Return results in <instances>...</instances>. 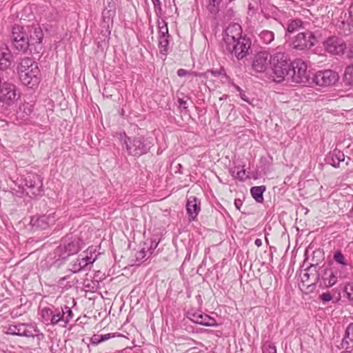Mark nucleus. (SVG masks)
Masks as SVG:
<instances>
[{
	"mask_svg": "<svg viewBox=\"0 0 353 353\" xmlns=\"http://www.w3.org/2000/svg\"><path fill=\"white\" fill-rule=\"evenodd\" d=\"M18 73L21 83L29 88L38 86L41 81L38 63L30 57L21 60L18 66Z\"/></svg>",
	"mask_w": 353,
	"mask_h": 353,
	"instance_id": "f257e3e1",
	"label": "nucleus"
},
{
	"mask_svg": "<svg viewBox=\"0 0 353 353\" xmlns=\"http://www.w3.org/2000/svg\"><path fill=\"white\" fill-rule=\"evenodd\" d=\"M123 147L128 154L132 156H141L145 154L151 148L152 142L143 137H135L133 139L126 136L125 133L120 135Z\"/></svg>",
	"mask_w": 353,
	"mask_h": 353,
	"instance_id": "f03ea898",
	"label": "nucleus"
},
{
	"mask_svg": "<svg viewBox=\"0 0 353 353\" xmlns=\"http://www.w3.org/2000/svg\"><path fill=\"white\" fill-rule=\"evenodd\" d=\"M11 40L13 48L19 52L25 53L30 48L28 32L23 26L14 25L12 27Z\"/></svg>",
	"mask_w": 353,
	"mask_h": 353,
	"instance_id": "7ed1b4c3",
	"label": "nucleus"
},
{
	"mask_svg": "<svg viewBox=\"0 0 353 353\" xmlns=\"http://www.w3.org/2000/svg\"><path fill=\"white\" fill-rule=\"evenodd\" d=\"M81 239L73 237L72 235L65 236L62 239L61 243L56 250V253L63 259L76 254L80 249Z\"/></svg>",
	"mask_w": 353,
	"mask_h": 353,
	"instance_id": "20e7f679",
	"label": "nucleus"
},
{
	"mask_svg": "<svg viewBox=\"0 0 353 353\" xmlns=\"http://www.w3.org/2000/svg\"><path fill=\"white\" fill-rule=\"evenodd\" d=\"M250 47L251 41L246 37L237 39L230 45L223 46L225 51L234 54L239 60L243 59L250 54Z\"/></svg>",
	"mask_w": 353,
	"mask_h": 353,
	"instance_id": "39448f33",
	"label": "nucleus"
},
{
	"mask_svg": "<svg viewBox=\"0 0 353 353\" xmlns=\"http://www.w3.org/2000/svg\"><path fill=\"white\" fill-rule=\"evenodd\" d=\"M316 41V37L313 32H300L293 38L291 47L296 51H306L314 46Z\"/></svg>",
	"mask_w": 353,
	"mask_h": 353,
	"instance_id": "423d86ee",
	"label": "nucleus"
},
{
	"mask_svg": "<svg viewBox=\"0 0 353 353\" xmlns=\"http://www.w3.org/2000/svg\"><path fill=\"white\" fill-rule=\"evenodd\" d=\"M290 83H305L308 80L307 65L301 59L295 60L290 63Z\"/></svg>",
	"mask_w": 353,
	"mask_h": 353,
	"instance_id": "0eeeda50",
	"label": "nucleus"
},
{
	"mask_svg": "<svg viewBox=\"0 0 353 353\" xmlns=\"http://www.w3.org/2000/svg\"><path fill=\"white\" fill-rule=\"evenodd\" d=\"M314 281L318 283L321 288H329L336 283L337 276L332 268L321 267L317 271Z\"/></svg>",
	"mask_w": 353,
	"mask_h": 353,
	"instance_id": "6e6552de",
	"label": "nucleus"
},
{
	"mask_svg": "<svg viewBox=\"0 0 353 353\" xmlns=\"http://www.w3.org/2000/svg\"><path fill=\"white\" fill-rule=\"evenodd\" d=\"M38 332L37 327L32 324L19 323L10 325L6 333L11 335L34 338L37 335Z\"/></svg>",
	"mask_w": 353,
	"mask_h": 353,
	"instance_id": "1a4fd4ad",
	"label": "nucleus"
},
{
	"mask_svg": "<svg viewBox=\"0 0 353 353\" xmlns=\"http://www.w3.org/2000/svg\"><path fill=\"white\" fill-rule=\"evenodd\" d=\"M339 77L337 72L332 70L319 71L313 78V82L319 86L328 87L334 85Z\"/></svg>",
	"mask_w": 353,
	"mask_h": 353,
	"instance_id": "9d476101",
	"label": "nucleus"
},
{
	"mask_svg": "<svg viewBox=\"0 0 353 353\" xmlns=\"http://www.w3.org/2000/svg\"><path fill=\"white\" fill-rule=\"evenodd\" d=\"M290 69L291 65L289 63L272 65V73L271 77L272 80L277 83L285 82L286 84H290Z\"/></svg>",
	"mask_w": 353,
	"mask_h": 353,
	"instance_id": "9b49d317",
	"label": "nucleus"
},
{
	"mask_svg": "<svg viewBox=\"0 0 353 353\" xmlns=\"http://www.w3.org/2000/svg\"><path fill=\"white\" fill-rule=\"evenodd\" d=\"M270 63V54L268 52L261 51L256 54L252 60V68L256 72H264Z\"/></svg>",
	"mask_w": 353,
	"mask_h": 353,
	"instance_id": "f8f14e48",
	"label": "nucleus"
},
{
	"mask_svg": "<svg viewBox=\"0 0 353 353\" xmlns=\"http://www.w3.org/2000/svg\"><path fill=\"white\" fill-rule=\"evenodd\" d=\"M25 185L33 196H39L42 192L43 183L41 177L36 174H28L24 179Z\"/></svg>",
	"mask_w": 353,
	"mask_h": 353,
	"instance_id": "ddd939ff",
	"label": "nucleus"
},
{
	"mask_svg": "<svg viewBox=\"0 0 353 353\" xmlns=\"http://www.w3.org/2000/svg\"><path fill=\"white\" fill-rule=\"evenodd\" d=\"M323 46L327 52L336 55L343 54L346 48L345 43L336 37L328 38Z\"/></svg>",
	"mask_w": 353,
	"mask_h": 353,
	"instance_id": "4468645a",
	"label": "nucleus"
},
{
	"mask_svg": "<svg viewBox=\"0 0 353 353\" xmlns=\"http://www.w3.org/2000/svg\"><path fill=\"white\" fill-rule=\"evenodd\" d=\"M242 36L241 26L238 23L230 24L225 30L224 34V44H230L236 40L243 38Z\"/></svg>",
	"mask_w": 353,
	"mask_h": 353,
	"instance_id": "2eb2a0df",
	"label": "nucleus"
},
{
	"mask_svg": "<svg viewBox=\"0 0 353 353\" xmlns=\"http://www.w3.org/2000/svg\"><path fill=\"white\" fill-rule=\"evenodd\" d=\"M188 317L194 323L203 325L205 326L214 327L217 324L216 320L210 317L208 314H205L203 312H188Z\"/></svg>",
	"mask_w": 353,
	"mask_h": 353,
	"instance_id": "dca6fc26",
	"label": "nucleus"
},
{
	"mask_svg": "<svg viewBox=\"0 0 353 353\" xmlns=\"http://www.w3.org/2000/svg\"><path fill=\"white\" fill-rule=\"evenodd\" d=\"M56 216L54 213L43 214L39 216H33L31 218L30 224L36 229L44 230L49 225L54 224Z\"/></svg>",
	"mask_w": 353,
	"mask_h": 353,
	"instance_id": "f3484780",
	"label": "nucleus"
},
{
	"mask_svg": "<svg viewBox=\"0 0 353 353\" xmlns=\"http://www.w3.org/2000/svg\"><path fill=\"white\" fill-rule=\"evenodd\" d=\"M25 30L28 32L30 47L41 45L43 39V32L38 25L27 26ZM36 49V47H34V50Z\"/></svg>",
	"mask_w": 353,
	"mask_h": 353,
	"instance_id": "a211bd4d",
	"label": "nucleus"
},
{
	"mask_svg": "<svg viewBox=\"0 0 353 353\" xmlns=\"http://www.w3.org/2000/svg\"><path fill=\"white\" fill-rule=\"evenodd\" d=\"M34 108L33 102H24L20 105L19 110L17 112V118L21 123L30 121L32 118Z\"/></svg>",
	"mask_w": 353,
	"mask_h": 353,
	"instance_id": "6ab92c4d",
	"label": "nucleus"
},
{
	"mask_svg": "<svg viewBox=\"0 0 353 353\" xmlns=\"http://www.w3.org/2000/svg\"><path fill=\"white\" fill-rule=\"evenodd\" d=\"M13 60L11 51L7 47H0V70H6L10 68Z\"/></svg>",
	"mask_w": 353,
	"mask_h": 353,
	"instance_id": "aec40b11",
	"label": "nucleus"
},
{
	"mask_svg": "<svg viewBox=\"0 0 353 353\" xmlns=\"http://www.w3.org/2000/svg\"><path fill=\"white\" fill-rule=\"evenodd\" d=\"M186 209L192 220H194L201 210L200 201L195 196H190L187 201Z\"/></svg>",
	"mask_w": 353,
	"mask_h": 353,
	"instance_id": "412c9836",
	"label": "nucleus"
},
{
	"mask_svg": "<svg viewBox=\"0 0 353 353\" xmlns=\"http://www.w3.org/2000/svg\"><path fill=\"white\" fill-rule=\"evenodd\" d=\"M344 159V154L339 150L334 149L327 154L325 161L333 167L337 168L339 166L340 163L343 161Z\"/></svg>",
	"mask_w": 353,
	"mask_h": 353,
	"instance_id": "4be33fe9",
	"label": "nucleus"
},
{
	"mask_svg": "<svg viewBox=\"0 0 353 353\" xmlns=\"http://www.w3.org/2000/svg\"><path fill=\"white\" fill-rule=\"evenodd\" d=\"M270 59L272 65H281L285 64V63H288L287 57L285 56L283 48L281 47H278L274 50L273 54L270 56Z\"/></svg>",
	"mask_w": 353,
	"mask_h": 353,
	"instance_id": "5701e85b",
	"label": "nucleus"
},
{
	"mask_svg": "<svg viewBox=\"0 0 353 353\" xmlns=\"http://www.w3.org/2000/svg\"><path fill=\"white\" fill-rule=\"evenodd\" d=\"M341 345L346 350L353 347V323L349 324L347 327Z\"/></svg>",
	"mask_w": 353,
	"mask_h": 353,
	"instance_id": "b1692460",
	"label": "nucleus"
},
{
	"mask_svg": "<svg viewBox=\"0 0 353 353\" xmlns=\"http://www.w3.org/2000/svg\"><path fill=\"white\" fill-rule=\"evenodd\" d=\"M123 335L119 332L109 333L105 334H94L90 339L93 345H98L100 343L108 341L112 338L120 337Z\"/></svg>",
	"mask_w": 353,
	"mask_h": 353,
	"instance_id": "393cba45",
	"label": "nucleus"
},
{
	"mask_svg": "<svg viewBox=\"0 0 353 353\" xmlns=\"http://www.w3.org/2000/svg\"><path fill=\"white\" fill-rule=\"evenodd\" d=\"M52 325L60 323L61 326L65 327L63 319L64 312H63L62 308L61 310L59 308L52 310Z\"/></svg>",
	"mask_w": 353,
	"mask_h": 353,
	"instance_id": "a878e982",
	"label": "nucleus"
},
{
	"mask_svg": "<svg viewBox=\"0 0 353 353\" xmlns=\"http://www.w3.org/2000/svg\"><path fill=\"white\" fill-rule=\"evenodd\" d=\"M115 13L114 4L109 3L108 6L106 7L102 12L103 21L106 23L112 21L115 16Z\"/></svg>",
	"mask_w": 353,
	"mask_h": 353,
	"instance_id": "bb28decb",
	"label": "nucleus"
},
{
	"mask_svg": "<svg viewBox=\"0 0 353 353\" xmlns=\"http://www.w3.org/2000/svg\"><path fill=\"white\" fill-rule=\"evenodd\" d=\"M265 190V187L263 185L254 186L251 188L250 193L256 201L261 203L263 201V194Z\"/></svg>",
	"mask_w": 353,
	"mask_h": 353,
	"instance_id": "cd10ccee",
	"label": "nucleus"
},
{
	"mask_svg": "<svg viewBox=\"0 0 353 353\" xmlns=\"http://www.w3.org/2000/svg\"><path fill=\"white\" fill-rule=\"evenodd\" d=\"M52 310L47 307H44L41 310L40 315L42 321L46 325L51 324L52 325Z\"/></svg>",
	"mask_w": 353,
	"mask_h": 353,
	"instance_id": "c85d7f7f",
	"label": "nucleus"
},
{
	"mask_svg": "<svg viewBox=\"0 0 353 353\" xmlns=\"http://www.w3.org/2000/svg\"><path fill=\"white\" fill-rule=\"evenodd\" d=\"M303 22L300 19H293L288 21L287 25V30L290 33L297 31L302 27Z\"/></svg>",
	"mask_w": 353,
	"mask_h": 353,
	"instance_id": "c756f323",
	"label": "nucleus"
},
{
	"mask_svg": "<svg viewBox=\"0 0 353 353\" xmlns=\"http://www.w3.org/2000/svg\"><path fill=\"white\" fill-rule=\"evenodd\" d=\"M333 259L336 263L340 264L343 267L350 266L345 256L340 251L336 252L334 254Z\"/></svg>",
	"mask_w": 353,
	"mask_h": 353,
	"instance_id": "7c9ffc66",
	"label": "nucleus"
},
{
	"mask_svg": "<svg viewBox=\"0 0 353 353\" xmlns=\"http://www.w3.org/2000/svg\"><path fill=\"white\" fill-rule=\"evenodd\" d=\"M169 36L159 37V48L160 52L163 54H165L168 51V46Z\"/></svg>",
	"mask_w": 353,
	"mask_h": 353,
	"instance_id": "2f4dec72",
	"label": "nucleus"
},
{
	"mask_svg": "<svg viewBox=\"0 0 353 353\" xmlns=\"http://www.w3.org/2000/svg\"><path fill=\"white\" fill-rule=\"evenodd\" d=\"M344 81L348 85H353V65L346 67L344 72Z\"/></svg>",
	"mask_w": 353,
	"mask_h": 353,
	"instance_id": "473e14b6",
	"label": "nucleus"
},
{
	"mask_svg": "<svg viewBox=\"0 0 353 353\" xmlns=\"http://www.w3.org/2000/svg\"><path fill=\"white\" fill-rule=\"evenodd\" d=\"M259 37L266 44L270 43L274 40V33L272 31L263 30L262 31Z\"/></svg>",
	"mask_w": 353,
	"mask_h": 353,
	"instance_id": "72a5a7b5",
	"label": "nucleus"
},
{
	"mask_svg": "<svg viewBox=\"0 0 353 353\" xmlns=\"http://www.w3.org/2000/svg\"><path fill=\"white\" fill-rule=\"evenodd\" d=\"M236 168H234L233 169H231L230 170L232 176L234 178L238 179L240 181H243L248 178L244 168H242L241 170H236ZM237 169H239V168H237Z\"/></svg>",
	"mask_w": 353,
	"mask_h": 353,
	"instance_id": "f704fd0d",
	"label": "nucleus"
},
{
	"mask_svg": "<svg viewBox=\"0 0 353 353\" xmlns=\"http://www.w3.org/2000/svg\"><path fill=\"white\" fill-rule=\"evenodd\" d=\"M159 37L169 36L167 23L165 21L159 22Z\"/></svg>",
	"mask_w": 353,
	"mask_h": 353,
	"instance_id": "c9c22d12",
	"label": "nucleus"
},
{
	"mask_svg": "<svg viewBox=\"0 0 353 353\" xmlns=\"http://www.w3.org/2000/svg\"><path fill=\"white\" fill-rule=\"evenodd\" d=\"M70 276L63 277L59 279L58 283L59 286L63 289H68L72 285V282L67 281L70 279Z\"/></svg>",
	"mask_w": 353,
	"mask_h": 353,
	"instance_id": "e433bc0d",
	"label": "nucleus"
},
{
	"mask_svg": "<svg viewBox=\"0 0 353 353\" xmlns=\"http://www.w3.org/2000/svg\"><path fill=\"white\" fill-rule=\"evenodd\" d=\"M62 310L64 312V316H63L64 324L66 325V324L69 322V321L72 318V316H73L72 311L68 306H65L64 308H62Z\"/></svg>",
	"mask_w": 353,
	"mask_h": 353,
	"instance_id": "4c0bfd02",
	"label": "nucleus"
},
{
	"mask_svg": "<svg viewBox=\"0 0 353 353\" xmlns=\"http://www.w3.org/2000/svg\"><path fill=\"white\" fill-rule=\"evenodd\" d=\"M263 353H276V347L270 343H265L262 347Z\"/></svg>",
	"mask_w": 353,
	"mask_h": 353,
	"instance_id": "58836bf2",
	"label": "nucleus"
},
{
	"mask_svg": "<svg viewBox=\"0 0 353 353\" xmlns=\"http://www.w3.org/2000/svg\"><path fill=\"white\" fill-rule=\"evenodd\" d=\"M207 8L212 14L215 15L219 10V6L218 3H212L209 1V4L208 5Z\"/></svg>",
	"mask_w": 353,
	"mask_h": 353,
	"instance_id": "ea45409f",
	"label": "nucleus"
},
{
	"mask_svg": "<svg viewBox=\"0 0 353 353\" xmlns=\"http://www.w3.org/2000/svg\"><path fill=\"white\" fill-rule=\"evenodd\" d=\"M345 291L347 295L348 299L353 301V283L347 284L345 288Z\"/></svg>",
	"mask_w": 353,
	"mask_h": 353,
	"instance_id": "a19ab883",
	"label": "nucleus"
},
{
	"mask_svg": "<svg viewBox=\"0 0 353 353\" xmlns=\"http://www.w3.org/2000/svg\"><path fill=\"white\" fill-rule=\"evenodd\" d=\"M79 261V267L76 269L77 270H82L83 268H85L88 265V255L85 256L81 259H78Z\"/></svg>",
	"mask_w": 353,
	"mask_h": 353,
	"instance_id": "79ce46f5",
	"label": "nucleus"
},
{
	"mask_svg": "<svg viewBox=\"0 0 353 353\" xmlns=\"http://www.w3.org/2000/svg\"><path fill=\"white\" fill-rule=\"evenodd\" d=\"M146 256V252L144 249L141 250L140 251L137 252L135 254L136 261L138 263L141 262Z\"/></svg>",
	"mask_w": 353,
	"mask_h": 353,
	"instance_id": "37998d69",
	"label": "nucleus"
},
{
	"mask_svg": "<svg viewBox=\"0 0 353 353\" xmlns=\"http://www.w3.org/2000/svg\"><path fill=\"white\" fill-rule=\"evenodd\" d=\"M320 298L323 302L326 303L332 299V296L330 292H325L320 296Z\"/></svg>",
	"mask_w": 353,
	"mask_h": 353,
	"instance_id": "c03bdc74",
	"label": "nucleus"
},
{
	"mask_svg": "<svg viewBox=\"0 0 353 353\" xmlns=\"http://www.w3.org/2000/svg\"><path fill=\"white\" fill-rule=\"evenodd\" d=\"M190 76H194V77H205V79H208L209 78V72H203V73H200V72H190Z\"/></svg>",
	"mask_w": 353,
	"mask_h": 353,
	"instance_id": "a18cd8bd",
	"label": "nucleus"
},
{
	"mask_svg": "<svg viewBox=\"0 0 353 353\" xmlns=\"http://www.w3.org/2000/svg\"><path fill=\"white\" fill-rule=\"evenodd\" d=\"M177 74L179 77H183L186 75H190V71H188L185 69L181 68V69L178 70Z\"/></svg>",
	"mask_w": 353,
	"mask_h": 353,
	"instance_id": "49530a36",
	"label": "nucleus"
},
{
	"mask_svg": "<svg viewBox=\"0 0 353 353\" xmlns=\"http://www.w3.org/2000/svg\"><path fill=\"white\" fill-rule=\"evenodd\" d=\"M222 71H223V70L221 69L219 71L218 70H208L206 72H209V75L210 74L212 77H218L221 74Z\"/></svg>",
	"mask_w": 353,
	"mask_h": 353,
	"instance_id": "de8ad7c7",
	"label": "nucleus"
},
{
	"mask_svg": "<svg viewBox=\"0 0 353 353\" xmlns=\"http://www.w3.org/2000/svg\"><path fill=\"white\" fill-rule=\"evenodd\" d=\"M243 202L241 199H237L234 200V205L237 210H240L241 206L242 205Z\"/></svg>",
	"mask_w": 353,
	"mask_h": 353,
	"instance_id": "09e8293b",
	"label": "nucleus"
},
{
	"mask_svg": "<svg viewBox=\"0 0 353 353\" xmlns=\"http://www.w3.org/2000/svg\"><path fill=\"white\" fill-rule=\"evenodd\" d=\"M154 5V9H160L161 8V1L160 0H151Z\"/></svg>",
	"mask_w": 353,
	"mask_h": 353,
	"instance_id": "8fccbe9b",
	"label": "nucleus"
},
{
	"mask_svg": "<svg viewBox=\"0 0 353 353\" xmlns=\"http://www.w3.org/2000/svg\"><path fill=\"white\" fill-rule=\"evenodd\" d=\"M79 267V261H78V259L74 263V264L72 265V271L73 272H79L81 270H77L76 269L77 268Z\"/></svg>",
	"mask_w": 353,
	"mask_h": 353,
	"instance_id": "3c124183",
	"label": "nucleus"
},
{
	"mask_svg": "<svg viewBox=\"0 0 353 353\" xmlns=\"http://www.w3.org/2000/svg\"><path fill=\"white\" fill-rule=\"evenodd\" d=\"M239 95H240V97L241 98V99H243V101H245L248 103H250L248 98L247 97V96L245 94V93L243 92H241L239 94Z\"/></svg>",
	"mask_w": 353,
	"mask_h": 353,
	"instance_id": "603ef678",
	"label": "nucleus"
},
{
	"mask_svg": "<svg viewBox=\"0 0 353 353\" xmlns=\"http://www.w3.org/2000/svg\"><path fill=\"white\" fill-rule=\"evenodd\" d=\"M309 274L308 272H305L303 273V276H302V281L303 282H305L307 281L308 279H309Z\"/></svg>",
	"mask_w": 353,
	"mask_h": 353,
	"instance_id": "864d4df0",
	"label": "nucleus"
},
{
	"mask_svg": "<svg viewBox=\"0 0 353 353\" xmlns=\"http://www.w3.org/2000/svg\"><path fill=\"white\" fill-rule=\"evenodd\" d=\"M254 244L257 246V247H261V245H262V241L261 239H256L254 241Z\"/></svg>",
	"mask_w": 353,
	"mask_h": 353,
	"instance_id": "5fc2aeb1",
	"label": "nucleus"
},
{
	"mask_svg": "<svg viewBox=\"0 0 353 353\" xmlns=\"http://www.w3.org/2000/svg\"><path fill=\"white\" fill-rule=\"evenodd\" d=\"M234 86L235 89H236L238 92H239V94H240L241 92H243L242 89H241L239 85H234Z\"/></svg>",
	"mask_w": 353,
	"mask_h": 353,
	"instance_id": "6e6d98bb",
	"label": "nucleus"
},
{
	"mask_svg": "<svg viewBox=\"0 0 353 353\" xmlns=\"http://www.w3.org/2000/svg\"><path fill=\"white\" fill-rule=\"evenodd\" d=\"M97 259V257H94L93 259H92V255L90 256L89 260H90V264H92L95 260Z\"/></svg>",
	"mask_w": 353,
	"mask_h": 353,
	"instance_id": "4d7b16f0",
	"label": "nucleus"
},
{
	"mask_svg": "<svg viewBox=\"0 0 353 353\" xmlns=\"http://www.w3.org/2000/svg\"><path fill=\"white\" fill-rule=\"evenodd\" d=\"M350 57L353 59V47L350 50Z\"/></svg>",
	"mask_w": 353,
	"mask_h": 353,
	"instance_id": "13d9d810",
	"label": "nucleus"
},
{
	"mask_svg": "<svg viewBox=\"0 0 353 353\" xmlns=\"http://www.w3.org/2000/svg\"><path fill=\"white\" fill-rule=\"evenodd\" d=\"M179 103L181 105H183L185 104V101H184L183 99H179Z\"/></svg>",
	"mask_w": 353,
	"mask_h": 353,
	"instance_id": "bf43d9fd",
	"label": "nucleus"
},
{
	"mask_svg": "<svg viewBox=\"0 0 353 353\" xmlns=\"http://www.w3.org/2000/svg\"><path fill=\"white\" fill-rule=\"evenodd\" d=\"M94 281H98L97 279H95V277H94V280L92 281V282Z\"/></svg>",
	"mask_w": 353,
	"mask_h": 353,
	"instance_id": "052dcab7",
	"label": "nucleus"
},
{
	"mask_svg": "<svg viewBox=\"0 0 353 353\" xmlns=\"http://www.w3.org/2000/svg\"><path fill=\"white\" fill-rule=\"evenodd\" d=\"M223 97H225V96H223V97H221L220 99L221 100H224V98Z\"/></svg>",
	"mask_w": 353,
	"mask_h": 353,
	"instance_id": "680f3d73",
	"label": "nucleus"
},
{
	"mask_svg": "<svg viewBox=\"0 0 353 353\" xmlns=\"http://www.w3.org/2000/svg\"><path fill=\"white\" fill-rule=\"evenodd\" d=\"M223 97H225V96H223V97H221L220 99L221 100H224V98Z\"/></svg>",
	"mask_w": 353,
	"mask_h": 353,
	"instance_id": "e2e57ef3",
	"label": "nucleus"
},
{
	"mask_svg": "<svg viewBox=\"0 0 353 353\" xmlns=\"http://www.w3.org/2000/svg\"><path fill=\"white\" fill-rule=\"evenodd\" d=\"M94 318L95 320H97V316L95 315H94Z\"/></svg>",
	"mask_w": 353,
	"mask_h": 353,
	"instance_id": "0e129e2a",
	"label": "nucleus"
}]
</instances>
